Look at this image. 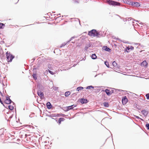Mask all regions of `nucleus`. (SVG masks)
Instances as JSON below:
<instances>
[{
  "mask_svg": "<svg viewBox=\"0 0 149 149\" xmlns=\"http://www.w3.org/2000/svg\"><path fill=\"white\" fill-rule=\"evenodd\" d=\"M4 42V41H3V42Z\"/></svg>",
  "mask_w": 149,
  "mask_h": 149,
  "instance_id": "nucleus-64",
  "label": "nucleus"
},
{
  "mask_svg": "<svg viewBox=\"0 0 149 149\" xmlns=\"http://www.w3.org/2000/svg\"><path fill=\"white\" fill-rule=\"evenodd\" d=\"M12 102L13 103V105H15V103H14L13 102V101H12Z\"/></svg>",
  "mask_w": 149,
  "mask_h": 149,
  "instance_id": "nucleus-49",
  "label": "nucleus"
},
{
  "mask_svg": "<svg viewBox=\"0 0 149 149\" xmlns=\"http://www.w3.org/2000/svg\"><path fill=\"white\" fill-rule=\"evenodd\" d=\"M91 47V45L90 44H87L86 45L85 47V49L86 50L88 48Z\"/></svg>",
  "mask_w": 149,
  "mask_h": 149,
  "instance_id": "nucleus-22",
  "label": "nucleus"
},
{
  "mask_svg": "<svg viewBox=\"0 0 149 149\" xmlns=\"http://www.w3.org/2000/svg\"><path fill=\"white\" fill-rule=\"evenodd\" d=\"M75 38V36H73L69 40V41H72L73 39L74 38Z\"/></svg>",
  "mask_w": 149,
  "mask_h": 149,
  "instance_id": "nucleus-40",
  "label": "nucleus"
},
{
  "mask_svg": "<svg viewBox=\"0 0 149 149\" xmlns=\"http://www.w3.org/2000/svg\"><path fill=\"white\" fill-rule=\"evenodd\" d=\"M12 117H13V115H12L10 116L9 118H12Z\"/></svg>",
  "mask_w": 149,
  "mask_h": 149,
  "instance_id": "nucleus-45",
  "label": "nucleus"
},
{
  "mask_svg": "<svg viewBox=\"0 0 149 149\" xmlns=\"http://www.w3.org/2000/svg\"><path fill=\"white\" fill-rule=\"evenodd\" d=\"M73 109V107L72 105L66 107L64 108V111H67L70 110L72 109Z\"/></svg>",
  "mask_w": 149,
  "mask_h": 149,
  "instance_id": "nucleus-8",
  "label": "nucleus"
},
{
  "mask_svg": "<svg viewBox=\"0 0 149 149\" xmlns=\"http://www.w3.org/2000/svg\"><path fill=\"white\" fill-rule=\"evenodd\" d=\"M130 46H128L126 47V50H125V52H126L127 53H128L130 52Z\"/></svg>",
  "mask_w": 149,
  "mask_h": 149,
  "instance_id": "nucleus-27",
  "label": "nucleus"
},
{
  "mask_svg": "<svg viewBox=\"0 0 149 149\" xmlns=\"http://www.w3.org/2000/svg\"><path fill=\"white\" fill-rule=\"evenodd\" d=\"M71 42L72 43H74L75 42V41H74V42L72 41V42Z\"/></svg>",
  "mask_w": 149,
  "mask_h": 149,
  "instance_id": "nucleus-52",
  "label": "nucleus"
},
{
  "mask_svg": "<svg viewBox=\"0 0 149 149\" xmlns=\"http://www.w3.org/2000/svg\"><path fill=\"white\" fill-rule=\"evenodd\" d=\"M33 78L35 80H36L37 79V76L36 74V73L33 74Z\"/></svg>",
  "mask_w": 149,
  "mask_h": 149,
  "instance_id": "nucleus-25",
  "label": "nucleus"
},
{
  "mask_svg": "<svg viewBox=\"0 0 149 149\" xmlns=\"http://www.w3.org/2000/svg\"><path fill=\"white\" fill-rule=\"evenodd\" d=\"M134 116L136 118H137L138 119H140V118L138 116H136V115H134Z\"/></svg>",
  "mask_w": 149,
  "mask_h": 149,
  "instance_id": "nucleus-41",
  "label": "nucleus"
},
{
  "mask_svg": "<svg viewBox=\"0 0 149 149\" xmlns=\"http://www.w3.org/2000/svg\"><path fill=\"white\" fill-rule=\"evenodd\" d=\"M137 107V108H139V107Z\"/></svg>",
  "mask_w": 149,
  "mask_h": 149,
  "instance_id": "nucleus-63",
  "label": "nucleus"
},
{
  "mask_svg": "<svg viewBox=\"0 0 149 149\" xmlns=\"http://www.w3.org/2000/svg\"><path fill=\"white\" fill-rule=\"evenodd\" d=\"M66 44H67V43H66V42H64L61 45V47H64Z\"/></svg>",
  "mask_w": 149,
  "mask_h": 149,
  "instance_id": "nucleus-36",
  "label": "nucleus"
},
{
  "mask_svg": "<svg viewBox=\"0 0 149 149\" xmlns=\"http://www.w3.org/2000/svg\"><path fill=\"white\" fill-rule=\"evenodd\" d=\"M79 102L82 104H87L88 102L87 99L83 98L79 99Z\"/></svg>",
  "mask_w": 149,
  "mask_h": 149,
  "instance_id": "nucleus-5",
  "label": "nucleus"
},
{
  "mask_svg": "<svg viewBox=\"0 0 149 149\" xmlns=\"http://www.w3.org/2000/svg\"><path fill=\"white\" fill-rule=\"evenodd\" d=\"M60 14H59L57 15H60Z\"/></svg>",
  "mask_w": 149,
  "mask_h": 149,
  "instance_id": "nucleus-56",
  "label": "nucleus"
},
{
  "mask_svg": "<svg viewBox=\"0 0 149 149\" xmlns=\"http://www.w3.org/2000/svg\"><path fill=\"white\" fill-rule=\"evenodd\" d=\"M48 70V71L51 74H52V75H54V73L51 71L50 70H49V69H47Z\"/></svg>",
  "mask_w": 149,
  "mask_h": 149,
  "instance_id": "nucleus-32",
  "label": "nucleus"
},
{
  "mask_svg": "<svg viewBox=\"0 0 149 149\" xmlns=\"http://www.w3.org/2000/svg\"><path fill=\"white\" fill-rule=\"evenodd\" d=\"M140 45V44H139V43H135V45Z\"/></svg>",
  "mask_w": 149,
  "mask_h": 149,
  "instance_id": "nucleus-51",
  "label": "nucleus"
},
{
  "mask_svg": "<svg viewBox=\"0 0 149 149\" xmlns=\"http://www.w3.org/2000/svg\"><path fill=\"white\" fill-rule=\"evenodd\" d=\"M84 89V88L81 86H79L77 88V91H79L82 90Z\"/></svg>",
  "mask_w": 149,
  "mask_h": 149,
  "instance_id": "nucleus-20",
  "label": "nucleus"
},
{
  "mask_svg": "<svg viewBox=\"0 0 149 149\" xmlns=\"http://www.w3.org/2000/svg\"><path fill=\"white\" fill-rule=\"evenodd\" d=\"M5 26V25L4 24L0 23V29H3Z\"/></svg>",
  "mask_w": 149,
  "mask_h": 149,
  "instance_id": "nucleus-21",
  "label": "nucleus"
},
{
  "mask_svg": "<svg viewBox=\"0 0 149 149\" xmlns=\"http://www.w3.org/2000/svg\"><path fill=\"white\" fill-rule=\"evenodd\" d=\"M103 105L104 107H109V104L108 102H104L103 103Z\"/></svg>",
  "mask_w": 149,
  "mask_h": 149,
  "instance_id": "nucleus-19",
  "label": "nucleus"
},
{
  "mask_svg": "<svg viewBox=\"0 0 149 149\" xmlns=\"http://www.w3.org/2000/svg\"><path fill=\"white\" fill-rule=\"evenodd\" d=\"M9 113H8V112H7V114H9Z\"/></svg>",
  "mask_w": 149,
  "mask_h": 149,
  "instance_id": "nucleus-55",
  "label": "nucleus"
},
{
  "mask_svg": "<svg viewBox=\"0 0 149 149\" xmlns=\"http://www.w3.org/2000/svg\"><path fill=\"white\" fill-rule=\"evenodd\" d=\"M32 62H33L34 60H35V59H32Z\"/></svg>",
  "mask_w": 149,
  "mask_h": 149,
  "instance_id": "nucleus-50",
  "label": "nucleus"
},
{
  "mask_svg": "<svg viewBox=\"0 0 149 149\" xmlns=\"http://www.w3.org/2000/svg\"><path fill=\"white\" fill-rule=\"evenodd\" d=\"M146 127L148 130H149V123H146Z\"/></svg>",
  "mask_w": 149,
  "mask_h": 149,
  "instance_id": "nucleus-34",
  "label": "nucleus"
},
{
  "mask_svg": "<svg viewBox=\"0 0 149 149\" xmlns=\"http://www.w3.org/2000/svg\"><path fill=\"white\" fill-rule=\"evenodd\" d=\"M48 70H46L44 72H43V74L45 75H46L48 74Z\"/></svg>",
  "mask_w": 149,
  "mask_h": 149,
  "instance_id": "nucleus-38",
  "label": "nucleus"
},
{
  "mask_svg": "<svg viewBox=\"0 0 149 149\" xmlns=\"http://www.w3.org/2000/svg\"><path fill=\"white\" fill-rule=\"evenodd\" d=\"M98 74V75H99V74ZM97 75H98V74H96V75L95 76V77H96Z\"/></svg>",
  "mask_w": 149,
  "mask_h": 149,
  "instance_id": "nucleus-47",
  "label": "nucleus"
},
{
  "mask_svg": "<svg viewBox=\"0 0 149 149\" xmlns=\"http://www.w3.org/2000/svg\"><path fill=\"white\" fill-rule=\"evenodd\" d=\"M37 93L38 96L40 97L41 99L43 98L44 95L42 92L39 91H38Z\"/></svg>",
  "mask_w": 149,
  "mask_h": 149,
  "instance_id": "nucleus-7",
  "label": "nucleus"
},
{
  "mask_svg": "<svg viewBox=\"0 0 149 149\" xmlns=\"http://www.w3.org/2000/svg\"><path fill=\"white\" fill-rule=\"evenodd\" d=\"M123 1L125 3L131 5L132 2L131 1H130L129 0H123Z\"/></svg>",
  "mask_w": 149,
  "mask_h": 149,
  "instance_id": "nucleus-15",
  "label": "nucleus"
},
{
  "mask_svg": "<svg viewBox=\"0 0 149 149\" xmlns=\"http://www.w3.org/2000/svg\"><path fill=\"white\" fill-rule=\"evenodd\" d=\"M97 57L95 54H92L91 56V58L93 59H96L97 58Z\"/></svg>",
  "mask_w": 149,
  "mask_h": 149,
  "instance_id": "nucleus-16",
  "label": "nucleus"
},
{
  "mask_svg": "<svg viewBox=\"0 0 149 149\" xmlns=\"http://www.w3.org/2000/svg\"><path fill=\"white\" fill-rule=\"evenodd\" d=\"M146 99L147 100H149V93H148L146 95Z\"/></svg>",
  "mask_w": 149,
  "mask_h": 149,
  "instance_id": "nucleus-35",
  "label": "nucleus"
},
{
  "mask_svg": "<svg viewBox=\"0 0 149 149\" xmlns=\"http://www.w3.org/2000/svg\"><path fill=\"white\" fill-rule=\"evenodd\" d=\"M4 102L6 104H10L12 102V101L8 96L6 97V99L5 100Z\"/></svg>",
  "mask_w": 149,
  "mask_h": 149,
  "instance_id": "nucleus-4",
  "label": "nucleus"
},
{
  "mask_svg": "<svg viewBox=\"0 0 149 149\" xmlns=\"http://www.w3.org/2000/svg\"><path fill=\"white\" fill-rule=\"evenodd\" d=\"M60 115H61V116H65V114H62V113H61L60 114Z\"/></svg>",
  "mask_w": 149,
  "mask_h": 149,
  "instance_id": "nucleus-44",
  "label": "nucleus"
},
{
  "mask_svg": "<svg viewBox=\"0 0 149 149\" xmlns=\"http://www.w3.org/2000/svg\"><path fill=\"white\" fill-rule=\"evenodd\" d=\"M145 54L147 55V56H148L149 55V52H146V53H145Z\"/></svg>",
  "mask_w": 149,
  "mask_h": 149,
  "instance_id": "nucleus-42",
  "label": "nucleus"
},
{
  "mask_svg": "<svg viewBox=\"0 0 149 149\" xmlns=\"http://www.w3.org/2000/svg\"><path fill=\"white\" fill-rule=\"evenodd\" d=\"M55 114H50L48 116L49 117H55L56 116L55 115Z\"/></svg>",
  "mask_w": 149,
  "mask_h": 149,
  "instance_id": "nucleus-30",
  "label": "nucleus"
},
{
  "mask_svg": "<svg viewBox=\"0 0 149 149\" xmlns=\"http://www.w3.org/2000/svg\"><path fill=\"white\" fill-rule=\"evenodd\" d=\"M141 66L147 67L148 66V63L145 60L141 63Z\"/></svg>",
  "mask_w": 149,
  "mask_h": 149,
  "instance_id": "nucleus-11",
  "label": "nucleus"
},
{
  "mask_svg": "<svg viewBox=\"0 0 149 149\" xmlns=\"http://www.w3.org/2000/svg\"><path fill=\"white\" fill-rule=\"evenodd\" d=\"M141 112L145 117H146L148 114V112L145 109L141 111Z\"/></svg>",
  "mask_w": 149,
  "mask_h": 149,
  "instance_id": "nucleus-9",
  "label": "nucleus"
},
{
  "mask_svg": "<svg viewBox=\"0 0 149 149\" xmlns=\"http://www.w3.org/2000/svg\"><path fill=\"white\" fill-rule=\"evenodd\" d=\"M94 88V87L93 86H88L86 87V89H89L91 88H93V89Z\"/></svg>",
  "mask_w": 149,
  "mask_h": 149,
  "instance_id": "nucleus-28",
  "label": "nucleus"
},
{
  "mask_svg": "<svg viewBox=\"0 0 149 149\" xmlns=\"http://www.w3.org/2000/svg\"><path fill=\"white\" fill-rule=\"evenodd\" d=\"M113 65L115 67H117V63L115 61H114L112 63Z\"/></svg>",
  "mask_w": 149,
  "mask_h": 149,
  "instance_id": "nucleus-24",
  "label": "nucleus"
},
{
  "mask_svg": "<svg viewBox=\"0 0 149 149\" xmlns=\"http://www.w3.org/2000/svg\"><path fill=\"white\" fill-rule=\"evenodd\" d=\"M52 119H54V118H52Z\"/></svg>",
  "mask_w": 149,
  "mask_h": 149,
  "instance_id": "nucleus-61",
  "label": "nucleus"
},
{
  "mask_svg": "<svg viewBox=\"0 0 149 149\" xmlns=\"http://www.w3.org/2000/svg\"><path fill=\"white\" fill-rule=\"evenodd\" d=\"M3 86H5V85L3 84Z\"/></svg>",
  "mask_w": 149,
  "mask_h": 149,
  "instance_id": "nucleus-57",
  "label": "nucleus"
},
{
  "mask_svg": "<svg viewBox=\"0 0 149 149\" xmlns=\"http://www.w3.org/2000/svg\"><path fill=\"white\" fill-rule=\"evenodd\" d=\"M106 2L109 5L113 6L120 5V3L112 0H107Z\"/></svg>",
  "mask_w": 149,
  "mask_h": 149,
  "instance_id": "nucleus-3",
  "label": "nucleus"
},
{
  "mask_svg": "<svg viewBox=\"0 0 149 149\" xmlns=\"http://www.w3.org/2000/svg\"><path fill=\"white\" fill-rule=\"evenodd\" d=\"M116 90L115 89H114V90H111V94L112 93H115Z\"/></svg>",
  "mask_w": 149,
  "mask_h": 149,
  "instance_id": "nucleus-33",
  "label": "nucleus"
},
{
  "mask_svg": "<svg viewBox=\"0 0 149 149\" xmlns=\"http://www.w3.org/2000/svg\"><path fill=\"white\" fill-rule=\"evenodd\" d=\"M72 107H73V108L75 107H76L77 106V105H75L74 104L72 105Z\"/></svg>",
  "mask_w": 149,
  "mask_h": 149,
  "instance_id": "nucleus-43",
  "label": "nucleus"
},
{
  "mask_svg": "<svg viewBox=\"0 0 149 149\" xmlns=\"http://www.w3.org/2000/svg\"><path fill=\"white\" fill-rule=\"evenodd\" d=\"M0 102L1 103V104H2L3 106L5 107V106L4 105V104H3V102L1 100V97H0Z\"/></svg>",
  "mask_w": 149,
  "mask_h": 149,
  "instance_id": "nucleus-37",
  "label": "nucleus"
},
{
  "mask_svg": "<svg viewBox=\"0 0 149 149\" xmlns=\"http://www.w3.org/2000/svg\"><path fill=\"white\" fill-rule=\"evenodd\" d=\"M6 58L8 62H11L13 59L15 58V56L13 54H10V52L7 51L6 53Z\"/></svg>",
  "mask_w": 149,
  "mask_h": 149,
  "instance_id": "nucleus-2",
  "label": "nucleus"
},
{
  "mask_svg": "<svg viewBox=\"0 0 149 149\" xmlns=\"http://www.w3.org/2000/svg\"><path fill=\"white\" fill-rule=\"evenodd\" d=\"M104 64L107 66V68H109L110 66L109 64V63L107 61L104 62Z\"/></svg>",
  "mask_w": 149,
  "mask_h": 149,
  "instance_id": "nucleus-23",
  "label": "nucleus"
},
{
  "mask_svg": "<svg viewBox=\"0 0 149 149\" xmlns=\"http://www.w3.org/2000/svg\"><path fill=\"white\" fill-rule=\"evenodd\" d=\"M71 93L70 91L66 92L65 93V97H67Z\"/></svg>",
  "mask_w": 149,
  "mask_h": 149,
  "instance_id": "nucleus-18",
  "label": "nucleus"
},
{
  "mask_svg": "<svg viewBox=\"0 0 149 149\" xmlns=\"http://www.w3.org/2000/svg\"><path fill=\"white\" fill-rule=\"evenodd\" d=\"M70 41H69V40L68 41H67L66 43H67V44H68Z\"/></svg>",
  "mask_w": 149,
  "mask_h": 149,
  "instance_id": "nucleus-46",
  "label": "nucleus"
},
{
  "mask_svg": "<svg viewBox=\"0 0 149 149\" xmlns=\"http://www.w3.org/2000/svg\"><path fill=\"white\" fill-rule=\"evenodd\" d=\"M138 109H139H139H139V108H138Z\"/></svg>",
  "mask_w": 149,
  "mask_h": 149,
  "instance_id": "nucleus-60",
  "label": "nucleus"
},
{
  "mask_svg": "<svg viewBox=\"0 0 149 149\" xmlns=\"http://www.w3.org/2000/svg\"><path fill=\"white\" fill-rule=\"evenodd\" d=\"M104 91L106 93L107 95L108 96H109L111 95L110 91L108 89H105Z\"/></svg>",
  "mask_w": 149,
  "mask_h": 149,
  "instance_id": "nucleus-14",
  "label": "nucleus"
},
{
  "mask_svg": "<svg viewBox=\"0 0 149 149\" xmlns=\"http://www.w3.org/2000/svg\"><path fill=\"white\" fill-rule=\"evenodd\" d=\"M8 109L10 110H12L14 109L13 106L11 105H9L8 106Z\"/></svg>",
  "mask_w": 149,
  "mask_h": 149,
  "instance_id": "nucleus-26",
  "label": "nucleus"
},
{
  "mask_svg": "<svg viewBox=\"0 0 149 149\" xmlns=\"http://www.w3.org/2000/svg\"><path fill=\"white\" fill-rule=\"evenodd\" d=\"M128 100L126 96H124L122 99V101L123 103L125 102V104H126L128 102Z\"/></svg>",
  "mask_w": 149,
  "mask_h": 149,
  "instance_id": "nucleus-13",
  "label": "nucleus"
},
{
  "mask_svg": "<svg viewBox=\"0 0 149 149\" xmlns=\"http://www.w3.org/2000/svg\"><path fill=\"white\" fill-rule=\"evenodd\" d=\"M47 108L48 109H51L52 107V105L49 102H47L46 104Z\"/></svg>",
  "mask_w": 149,
  "mask_h": 149,
  "instance_id": "nucleus-12",
  "label": "nucleus"
},
{
  "mask_svg": "<svg viewBox=\"0 0 149 149\" xmlns=\"http://www.w3.org/2000/svg\"><path fill=\"white\" fill-rule=\"evenodd\" d=\"M131 5L133 6L136 7H138L140 6V4L138 2H132Z\"/></svg>",
  "mask_w": 149,
  "mask_h": 149,
  "instance_id": "nucleus-6",
  "label": "nucleus"
},
{
  "mask_svg": "<svg viewBox=\"0 0 149 149\" xmlns=\"http://www.w3.org/2000/svg\"><path fill=\"white\" fill-rule=\"evenodd\" d=\"M76 65L74 64L73 66H75Z\"/></svg>",
  "mask_w": 149,
  "mask_h": 149,
  "instance_id": "nucleus-54",
  "label": "nucleus"
},
{
  "mask_svg": "<svg viewBox=\"0 0 149 149\" xmlns=\"http://www.w3.org/2000/svg\"><path fill=\"white\" fill-rule=\"evenodd\" d=\"M146 51L145 50H141L140 51V52L143 54H145V53H146Z\"/></svg>",
  "mask_w": 149,
  "mask_h": 149,
  "instance_id": "nucleus-29",
  "label": "nucleus"
},
{
  "mask_svg": "<svg viewBox=\"0 0 149 149\" xmlns=\"http://www.w3.org/2000/svg\"><path fill=\"white\" fill-rule=\"evenodd\" d=\"M126 20H127V19H128V20H134V21H136V22H139V21H138V20H134L133 18H128V19H126Z\"/></svg>",
  "mask_w": 149,
  "mask_h": 149,
  "instance_id": "nucleus-31",
  "label": "nucleus"
},
{
  "mask_svg": "<svg viewBox=\"0 0 149 149\" xmlns=\"http://www.w3.org/2000/svg\"><path fill=\"white\" fill-rule=\"evenodd\" d=\"M25 136H27V135H26V134L25 135Z\"/></svg>",
  "mask_w": 149,
  "mask_h": 149,
  "instance_id": "nucleus-62",
  "label": "nucleus"
},
{
  "mask_svg": "<svg viewBox=\"0 0 149 149\" xmlns=\"http://www.w3.org/2000/svg\"><path fill=\"white\" fill-rule=\"evenodd\" d=\"M140 119V120H142V121H143V119H142V118H140V119Z\"/></svg>",
  "mask_w": 149,
  "mask_h": 149,
  "instance_id": "nucleus-48",
  "label": "nucleus"
},
{
  "mask_svg": "<svg viewBox=\"0 0 149 149\" xmlns=\"http://www.w3.org/2000/svg\"><path fill=\"white\" fill-rule=\"evenodd\" d=\"M100 35L99 33L96 30L93 29L88 32V35L90 36L93 37H98Z\"/></svg>",
  "mask_w": 149,
  "mask_h": 149,
  "instance_id": "nucleus-1",
  "label": "nucleus"
},
{
  "mask_svg": "<svg viewBox=\"0 0 149 149\" xmlns=\"http://www.w3.org/2000/svg\"><path fill=\"white\" fill-rule=\"evenodd\" d=\"M102 49L107 52H110L111 51V49L109 47H108L107 46H104L102 47Z\"/></svg>",
  "mask_w": 149,
  "mask_h": 149,
  "instance_id": "nucleus-10",
  "label": "nucleus"
},
{
  "mask_svg": "<svg viewBox=\"0 0 149 149\" xmlns=\"http://www.w3.org/2000/svg\"><path fill=\"white\" fill-rule=\"evenodd\" d=\"M130 46V49H131V50H133L134 49V47L133 46Z\"/></svg>",
  "mask_w": 149,
  "mask_h": 149,
  "instance_id": "nucleus-39",
  "label": "nucleus"
},
{
  "mask_svg": "<svg viewBox=\"0 0 149 149\" xmlns=\"http://www.w3.org/2000/svg\"><path fill=\"white\" fill-rule=\"evenodd\" d=\"M10 121V120H9V119L7 120V121Z\"/></svg>",
  "mask_w": 149,
  "mask_h": 149,
  "instance_id": "nucleus-53",
  "label": "nucleus"
},
{
  "mask_svg": "<svg viewBox=\"0 0 149 149\" xmlns=\"http://www.w3.org/2000/svg\"><path fill=\"white\" fill-rule=\"evenodd\" d=\"M104 73H105V72H104ZM103 73H103L102 74V75H103Z\"/></svg>",
  "mask_w": 149,
  "mask_h": 149,
  "instance_id": "nucleus-59",
  "label": "nucleus"
},
{
  "mask_svg": "<svg viewBox=\"0 0 149 149\" xmlns=\"http://www.w3.org/2000/svg\"><path fill=\"white\" fill-rule=\"evenodd\" d=\"M65 120V119L64 118H60L58 120V123L59 124H61V122L62 121H64Z\"/></svg>",
  "mask_w": 149,
  "mask_h": 149,
  "instance_id": "nucleus-17",
  "label": "nucleus"
},
{
  "mask_svg": "<svg viewBox=\"0 0 149 149\" xmlns=\"http://www.w3.org/2000/svg\"><path fill=\"white\" fill-rule=\"evenodd\" d=\"M34 69L35 70V69H36V68H34V69L33 70H33H34Z\"/></svg>",
  "mask_w": 149,
  "mask_h": 149,
  "instance_id": "nucleus-58",
  "label": "nucleus"
}]
</instances>
